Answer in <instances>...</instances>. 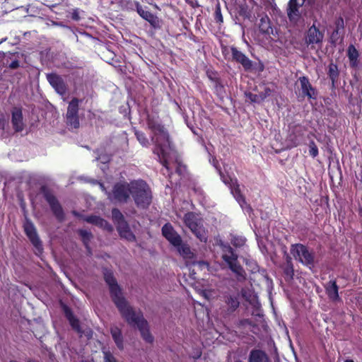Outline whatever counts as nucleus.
Wrapping results in <instances>:
<instances>
[{
    "label": "nucleus",
    "instance_id": "f257e3e1",
    "mask_svg": "<svg viewBox=\"0 0 362 362\" xmlns=\"http://www.w3.org/2000/svg\"><path fill=\"white\" fill-rule=\"evenodd\" d=\"M104 278L109 286L110 291L113 301L120 311L122 316L127 322L132 326H136L139 329L143 339L148 343L153 341V337L151 334L146 320H144L141 313H136L129 306L127 301L122 296L121 290L117 285L112 273L106 271L104 273Z\"/></svg>",
    "mask_w": 362,
    "mask_h": 362
},
{
    "label": "nucleus",
    "instance_id": "f03ea898",
    "mask_svg": "<svg viewBox=\"0 0 362 362\" xmlns=\"http://www.w3.org/2000/svg\"><path fill=\"white\" fill-rule=\"evenodd\" d=\"M148 128L151 131V140L155 144L153 153L157 155L159 162L163 165L170 175V159L173 153L169 136L165 128L159 123L148 121Z\"/></svg>",
    "mask_w": 362,
    "mask_h": 362
},
{
    "label": "nucleus",
    "instance_id": "7ed1b4c3",
    "mask_svg": "<svg viewBox=\"0 0 362 362\" xmlns=\"http://www.w3.org/2000/svg\"><path fill=\"white\" fill-rule=\"evenodd\" d=\"M221 258L228 268L234 274L238 281L246 280L247 274L238 262V256L230 245H223L222 247Z\"/></svg>",
    "mask_w": 362,
    "mask_h": 362
},
{
    "label": "nucleus",
    "instance_id": "20e7f679",
    "mask_svg": "<svg viewBox=\"0 0 362 362\" xmlns=\"http://www.w3.org/2000/svg\"><path fill=\"white\" fill-rule=\"evenodd\" d=\"M131 195L139 208L146 209L151 203V191L148 185L143 180L132 181Z\"/></svg>",
    "mask_w": 362,
    "mask_h": 362
},
{
    "label": "nucleus",
    "instance_id": "39448f33",
    "mask_svg": "<svg viewBox=\"0 0 362 362\" xmlns=\"http://www.w3.org/2000/svg\"><path fill=\"white\" fill-rule=\"evenodd\" d=\"M102 191L107 195L108 199L115 203H126L129 199L132 194V182L129 183L123 182L116 183L112 192H107L104 185L100 183Z\"/></svg>",
    "mask_w": 362,
    "mask_h": 362
},
{
    "label": "nucleus",
    "instance_id": "423d86ee",
    "mask_svg": "<svg viewBox=\"0 0 362 362\" xmlns=\"http://www.w3.org/2000/svg\"><path fill=\"white\" fill-rule=\"evenodd\" d=\"M221 178L222 181L228 185L230 192L233 194L234 198L240 204L242 209L245 212L248 213L250 215L252 211V208L246 203L245 198L240 193V187L238 184V180L236 179H233L229 176H226L222 173H220Z\"/></svg>",
    "mask_w": 362,
    "mask_h": 362
},
{
    "label": "nucleus",
    "instance_id": "0eeeda50",
    "mask_svg": "<svg viewBox=\"0 0 362 362\" xmlns=\"http://www.w3.org/2000/svg\"><path fill=\"white\" fill-rule=\"evenodd\" d=\"M291 253L296 260L311 268L314 265V255L303 244H294L291 247Z\"/></svg>",
    "mask_w": 362,
    "mask_h": 362
},
{
    "label": "nucleus",
    "instance_id": "6e6552de",
    "mask_svg": "<svg viewBox=\"0 0 362 362\" xmlns=\"http://www.w3.org/2000/svg\"><path fill=\"white\" fill-rule=\"evenodd\" d=\"M185 223L192 230V232L201 240L206 242V235L204 228L193 213H187L184 217Z\"/></svg>",
    "mask_w": 362,
    "mask_h": 362
},
{
    "label": "nucleus",
    "instance_id": "1a4fd4ad",
    "mask_svg": "<svg viewBox=\"0 0 362 362\" xmlns=\"http://www.w3.org/2000/svg\"><path fill=\"white\" fill-rule=\"evenodd\" d=\"M23 228L26 235L32 243L33 245L39 252H42V243L38 237L34 224L32 223L30 220H29L28 218H25V221L23 224Z\"/></svg>",
    "mask_w": 362,
    "mask_h": 362
},
{
    "label": "nucleus",
    "instance_id": "9d476101",
    "mask_svg": "<svg viewBox=\"0 0 362 362\" xmlns=\"http://www.w3.org/2000/svg\"><path fill=\"white\" fill-rule=\"evenodd\" d=\"M162 233L163 236L175 247H178L182 243L180 235L174 230L170 223L165 224L162 228Z\"/></svg>",
    "mask_w": 362,
    "mask_h": 362
},
{
    "label": "nucleus",
    "instance_id": "9b49d317",
    "mask_svg": "<svg viewBox=\"0 0 362 362\" xmlns=\"http://www.w3.org/2000/svg\"><path fill=\"white\" fill-rule=\"evenodd\" d=\"M45 198L48 202L53 214L57 217V218L59 221H62L64 218V212L60 204L57 200L55 197L49 192H47L45 193Z\"/></svg>",
    "mask_w": 362,
    "mask_h": 362
},
{
    "label": "nucleus",
    "instance_id": "f8f14e48",
    "mask_svg": "<svg viewBox=\"0 0 362 362\" xmlns=\"http://www.w3.org/2000/svg\"><path fill=\"white\" fill-rule=\"evenodd\" d=\"M305 0H290L287 8V15L290 21H297L300 16L299 8L304 4Z\"/></svg>",
    "mask_w": 362,
    "mask_h": 362
},
{
    "label": "nucleus",
    "instance_id": "ddd939ff",
    "mask_svg": "<svg viewBox=\"0 0 362 362\" xmlns=\"http://www.w3.org/2000/svg\"><path fill=\"white\" fill-rule=\"evenodd\" d=\"M47 79L50 85L55 89V90L60 95L65 93L66 88L62 78L56 74H48Z\"/></svg>",
    "mask_w": 362,
    "mask_h": 362
},
{
    "label": "nucleus",
    "instance_id": "4468645a",
    "mask_svg": "<svg viewBox=\"0 0 362 362\" xmlns=\"http://www.w3.org/2000/svg\"><path fill=\"white\" fill-rule=\"evenodd\" d=\"M231 53L233 59L240 63L245 69H250L252 66V61L242 52L239 51L236 47H231Z\"/></svg>",
    "mask_w": 362,
    "mask_h": 362
},
{
    "label": "nucleus",
    "instance_id": "2eb2a0df",
    "mask_svg": "<svg viewBox=\"0 0 362 362\" xmlns=\"http://www.w3.org/2000/svg\"><path fill=\"white\" fill-rule=\"evenodd\" d=\"M324 35L315 25H312L308 30L306 42L308 44H317L322 42Z\"/></svg>",
    "mask_w": 362,
    "mask_h": 362
},
{
    "label": "nucleus",
    "instance_id": "dca6fc26",
    "mask_svg": "<svg viewBox=\"0 0 362 362\" xmlns=\"http://www.w3.org/2000/svg\"><path fill=\"white\" fill-rule=\"evenodd\" d=\"M83 220L88 223L94 224L103 228L107 231L112 230V226L105 220L97 216H88L83 218Z\"/></svg>",
    "mask_w": 362,
    "mask_h": 362
},
{
    "label": "nucleus",
    "instance_id": "f3484780",
    "mask_svg": "<svg viewBox=\"0 0 362 362\" xmlns=\"http://www.w3.org/2000/svg\"><path fill=\"white\" fill-rule=\"evenodd\" d=\"M248 362H271L269 357L262 350L253 349L250 351Z\"/></svg>",
    "mask_w": 362,
    "mask_h": 362
},
{
    "label": "nucleus",
    "instance_id": "a211bd4d",
    "mask_svg": "<svg viewBox=\"0 0 362 362\" xmlns=\"http://www.w3.org/2000/svg\"><path fill=\"white\" fill-rule=\"evenodd\" d=\"M11 122L16 132H21L23 130V115L20 109L16 107L13 110Z\"/></svg>",
    "mask_w": 362,
    "mask_h": 362
},
{
    "label": "nucleus",
    "instance_id": "6ab92c4d",
    "mask_svg": "<svg viewBox=\"0 0 362 362\" xmlns=\"http://www.w3.org/2000/svg\"><path fill=\"white\" fill-rule=\"evenodd\" d=\"M299 81L300 83L303 93L310 98H314L315 90L312 87L308 77L301 76L299 78Z\"/></svg>",
    "mask_w": 362,
    "mask_h": 362
},
{
    "label": "nucleus",
    "instance_id": "aec40b11",
    "mask_svg": "<svg viewBox=\"0 0 362 362\" xmlns=\"http://www.w3.org/2000/svg\"><path fill=\"white\" fill-rule=\"evenodd\" d=\"M119 235L127 240H134L135 236L131 231L127 222H122L117 226Z\"/></svg>",
    "mask_w": 362,
    "mask_h": 362
},
{
    "label": "nucleus",
    "instance_id": "412c9836",
    "mask_svg": "<svg viewBox=\"0 0 362 362\" xmlns=\"http://www.w3.org/2000/svg\"><path fill=\"white\" fill-rule=\"evenodd\" d=\"M259 28L262 33L268 35L273 33V29L271 26L269 18L267 15L264 14L261 16L259 19Z\"/></svg>",
    "mask_w": 362,
    "mask_h": 362
},
{
    "label": "nucleus",
    "instance_id": "4be33fe9",
    "mask_svg": "<svg viewBox=\"0 0 362 362\" xmlns=\"http://www.w3.org/2000/svg\"><path fill=\"white\" fill-rule=\"evenodd\" d=\"M326 292L331 300L336 301L339 299L338 286L335 281H329L326 286Z\"/></svg>",
    "mask_w": 362,
    "mask_h": 362
},
{
    "label": "nucleus",
    "instance_id": "5701e85b",
    "mask_svg": "<svg viewBox=\"0 0 362 362\" xmlns=\"http://www.w3.org/2000/svg\"><path fill=\"white\" fill-rule=\"evenodd\" d=\"M359 54L358 50L356 49L354 45H350L347 49V57L349 59L350 66L352 67H356L358 66Z\"/></svg>",
    "mask_w": 362,
    "mask_h": 362
},
{
    "label": "nucleus",
    "instance_id": "b1692460",
    "mask_svg": "<svg viewBox=\"0 0 362 362\" xmlns=\"http://www.w3.org/2000/svg\"><path fill=\"white\" fill-rule=\"evenodd\" d=\"M110 332L117 346L119 349H122L124 347L123 337L120 329L116 326L112 327L110 329Z\"/></svg>",
    "mask_w": 362,
    "mask_h": 362
},
{
    "label": "nucleus",
    "instance_id": "393cba45",
    "mask_svg": "<svg viewBox=\"0 0 362 362\" xmlns=\"http://www.w3.org/2000/svg\"><path fill=\"white\" fill-rule=\"evenodd\" d=\"M181 256L185 259L192 260L194 259V254L191 251L190 247L186 244L180 243V245L176 247Z\"/></svg>",
    "mask_w": 362,
    "mask_h": 362
},
{
    "label": "nucleus",
    "instance_id": "a878e982",
    "mask_svg": "<svg viewBox=\"0 0 362 362\" xmlns=\"http://www.w3.org/2000/svg\"><path fill=\"white\" fill-rule=\"evenodd\" d=\"M226 303L230 311H234L239 306V300L237 296L230 295L226 297Z\"/></svg>",
    "mask_w": 362,
    "mask_h": 362
},
{
    "label": "nucleus",
    "instance_id": "bb28decb",
    "mask_svg": "<svg viewBox=\"0 0 362 362\" xmlns=\"http://www.w3.org/2000/svg\"><path fill=\"white\" fill-rule=\"evenodd\" d=\"M65 313H66V316L68 320L69 321V323L71 325V327L74 329H76L78 332L81 333V331L80 329L78 320L73 315V314L69 309L66 308Z\"/></svg>",
    "mask_w": 362,
    "mask_h": 362
},
{
    "label": "nucleus",
    "instance_id": "cd10ccee",
    "mask_svg": "<svg viewBox=\"0 0 362 362\" xmlns=\"http://www.w3.org/2000/svg\"><path fill=\"white\" fill-rule=\"evenodd\" d=\"M79 100L74 98L69 103L66 115H78Z\"/></svg>",
    "mask_w": 362,
    "mask_h": 362
},
{
    "label": "nucleus",
    "instance_id": "c85d7f7f",
    "mask_svg": "<svg viewBox=\"0 0 362 362\" xmlns=\"http://www.w3.org/2000/svg\"><path fill=\"white\" fill-rule=\"evenodd\" d=\"M243 262H245L247 270L251 273L255 274L259 271V266L253 259L250 257H245L243 258Z\"/></svg>",
    "mask_w": 362,
    "mask_h": 362
},
{
    "label": "nucleus",
    "instance_id": "c756f323",
    "mask_svg": "<svg viewBox=\"0 0 362 362\" xmlns=\"http://www.w3.org/2000/svg\"><path fill=\"white\" fill-rule=\"evenodd\" d=\"M328 75L334 84L339 76V69L337 64L331 63L329 65Z\"/></svg>",
    "mask_w": 362,
    "mask_h": 362
},
{
    "label": "nucleus",
    "instance_id": "7c9ffc66",
    "mask_svg": "<svg viewBox=\"0 0 362 362\" xmlns=\"http://www.w3.org/2000/svg\"><path fill=\"white\" fill-rule=\"evenodd\" d=\"M214 91L216 94L221 98H223L226 95V90L224 86L218 81L214 80Z\"/></svg>",
    "mask_w": 362,
    "mask_h": 362
},
{
    "label": "nucleus",
    "instance_id": "2f4dec72",
    "mask_svg": "<svg viewBox=\"0 0 362 362\" xmlns=\"http://www.w3.org/2000/svg\"><path fill=\"white\" fill-rule=\"evenodd\" d=\"M134 3L136 5V11L141 18L146 21H147L149 18H152L153 13L148 11L144 10L138 1H135Z\"/></svg>",
    "mask_w": 362,
    "mask_h": 362
},
{
    "label": "nucleus",
    "instance_id": "473e14b6",
    "mask_svg": "<svg viewBox=\"0 0 362 362\" xmlns=\"http://www.w3.org/2000/svg\"><path fill=\"white\" fill-rule=\"evenodd\" d=\"M112 216L114 222L117 224V226L122 222H126L124 218V216L117 209H114L112 211Z\"/></svg>",
    "mask_w": 362,
    "mask_h": 362
},
{
    "label": "nucleus",
    "instance_id": "72a5a7b5",
    "mask_svg": "<svg viewBox=\"0 0 362 362\" xmlns=\"http://www.w3.org/2000/svg\"><path fill=\"white\" fill-rule=\"evenodd\" d=\"M66 122L72 128L77 129L79 127L78 115H66Z\"/></svg>",
    "mask_w": 362,
    "mask_h": 362
},
{
    "label": "nucleus",
    "instance_id": "f704fd0d",
    "mask_svg": "<svg viewBox=\"0 0 362 362\" xmlns=\"http://www.w3.org/2000/svg\"><path fill=\"white\" fill-rule=\"evenodd\" d=\"M246 239L243 236L235 235L231 239V244L235 247H241L245 245Z\"/></svg>",
    "mask_w": 362,
    "mask_h": 362
},
{
    "label": "nucleus",
    "instance_id": "c9c22d12",
    "mask_svg": "<svg viewBox=\"0 0 362 362\" xmlns=\"http://www.w3.org/2000/svg\"><path fill=\"white\" fill-rule=\"evenodd\" d=\"M8 129V124L4 118H0V136L6 137Z\"/></svg>",
    "mask_w": 362,
    "mask_h": 362
},
{
    "label": "nucleus",
    "instance_id": "e433bc0d",
    "mask_svg": "<svg viewBox=\"0 0 362 362\" xmlns=\"http://www.w3.org/2000/svg\"><path fill=\"white\" fill-rule=\"evenodd\" d=\"M245 97L250 100L251 103H260L262 102V98L259 97L258 94H254L250 92L245 93Z\"/></svg>",
    "mask_w": 362,
    "mask_h": 362
},
{
    "label": "nucleus",
    "instance_id": "4c0bfd02",
    "mask_svg": "<svg viewBox=\"0 0 362 362\" xmlns=\"http://www.w3.org/2000/svg\"><path fill=\"white\" fill-rule=\"evenodd\" d=\"M214 19L216 23L221 24L223 22V18L221 11L220 4L218 3L216 5L215 12H214Z\"/></svg>",
    "mask_w": 362,
    "mask_h": 362
},
{
    "label": "nucleus",
    "instance_id": "58836bf2",
    "mask_svg": "<svg viewBox=\"0 0 362 362\" xmlns=\"http://www.w3.org/2000/svg\"><path fill=\"white\" fill-rule=\"evenodd\" d=\"M135 135L136 136L137 140L143 146H148V141L144 133L139 131H135Z\"/></svg>",
    "mask_w": 362,
    "mask_h": 362
},
{
    "label": "nucleus",
    "instance_id": "ea45409f",
    "mask_svg": "<svg viewBox=\"0 0 362 362\" xmlns=\"http://www.w3.org/2000/svg\"><path fill=\"white\" fill-rule=\"evenodd\" d=\"M79 234L81 236L84 244L88 247V242L91 238V233L86 230H80Z\"/></svg>",
    "mask_w": 362,
    "mask_h": 362
},
{
    "label": "nucleus",
    "instance_id": "a19ab883",
    "mask_svg": "<svg viewBox=\"0 0 362 362\" xmlns=\"http://www.w3.org/2000/svg\"><path fill=\"white\" fill-rule=\"evenodd\" d=\"M309 153L313 158H315L318 155V148L313 141L309 144Z\"/></svg>",
    "mask_w": 362,
    "mask_h": 362
},
{
    "label": "nucleus",
    "instance_id": "79ce46f5",
    "mask_svg": "<svg viewBox=\"0 0 362 362\" xmlns=\"http://www.w3.org/2000/svg\"><path fill=\"white\" fill-rule=\"evenodd\" d=\"M103 353L104 354V361L105 362H116V360L113 355L107 351L106 349H103Z\"/></svg>",
    "mask_w": 362,
    "mask_h": 362
},
{
    "label": "nucleus",
    "instance_id": "37998d69",
    "mask_svg": "<svg viewBox=\"0 0 362 362\" xmlns=\"http://www.w3.org/2000/svg\"><path fill=\"white\" fill-rule=\"evenodd\" d=\"M271 94V90L269 88H265L264 91L261 92L258 95L259 97L262 98V101L264 100L265 98H267L268 96H269Z\"/></svg>",
    "mask_w": 362,
    "mask_h": 362
},
{
    "label": "nucleus",
    "instance_id": "c03bdc74",
    "mask_svg": "<svg viewBox=\"0 0 362 362\" xmlns=\"http://www.w3.org/2000/svg\"><path fill=\"white\" fill-rule=\"evenodd\" d=\"M148 22L150 23V24L154 27V28H156L158 26V19L156 16H155L153 14L152 15V18H149L148 20H147Z\"/></svg>",
    "mask_w": 362,
    "mask_h": 362
},
{
    "label": "nucleus",
    "instance_id": "a18cd8bd",
    "mask_svg": "<svg viewBox=\"0 0 362 362\" xmlns=\"http://www.w3.org/2000/svg\"><path fill=\"white\" fill-rule=\"evenodd\" d=\"M193 264H198L199 267L201 268V269H204V268H206L207 270H209V264L208 262H204V261H199V262H192Z\"/></svg>",
    "mask_w": 362,
    "mask_h": 362
},
{
    "label": "nucleus",
    "instance_id": "49530a36",
    "mask_svg": "<svg viewBox=\"0 0 362 362\" xmlns=\"http://www.w3.org/2000/svg\"><path fill=\"white\" fill-rule=\"evenodd\" d=\"M257 243H258V246H259L262 253L266 254L267 252V250L265 245L263 244V243L262 241H260L258 238H257Z\"/></svg>",
    "mask_w": 362,
    "mask_h": 362
},
{
    "label": "nucleus",
    "instance_id": "de8ad7c7",
    "mask_svg": "<svg viewBox=\"0 0 362 362\" xmlns=\"http://www.w3.org/2000/svg\"><path fill=\"white\" fill-rule=\"evenodd\" d=\"M285 273L286 274V275L289 276L290 277H292V276L293 274V267L291 266V267H288L285 269Z\"/></svg>",
    "mask_w": 362,
    "mask_h": 362
},
{
    "label": "nucleus",
    "instance_id": "09e8293b",
    "mask_svg": "<svg viewBox=\"0 0 362 362\" xmlns=\"http://www.w3.org/2000/svg\"><path fill=\"white\" fill-rule=\"evenodd\" d=\"M200 294L204 297L207 300H209V292L206 290H202L200 291Z\"/></svg>",
    "mask_w": 362,
    "mask_h": 362
},
{
    "label": "nucleus",
    "instance_id": "8fccbe9b",
    "mask_svg": "<svg viewBox=\"0 0 362 362\" xmlns=\"http://www.w3.org/2000/svg\"><path fill=\"white\" fill-rule=\"evenodd\" d=\"M343 26H344V21H343L342 18H340L337 21V27L338 28H339V27L343 28Z\"/></svg>",
    "mask_w": 362,
    "mask_h": 362
},
{
    "label": "nucleus",
    "instance_id": "3c124183",
    "mask_svg": "<svg viewBox=\"0 0 362 362\" xmlns=\"http://www.w3.org/2000/svg\"><path fill=\"white\" fill-rule=\"evenodd\" d=\"M185 168V166H181L180 164H178V166L177 167L176 171L180 174L182 173V168Z\"/></svg>",
    "mask_w": 362,
    "mask_h": 362
},
{
    "label": "nucleus",
    "instance_id": "603ef678",
    "mask_svg": "<svg viewBox=\"0 0 362 362\" xmlns=\"http://www.w3.org/2000/svg\"><path fill=\"white\" fill-rule=\"evenodd\" d=\"M98 160H101V161L103 163H106L109 160V158L107 157H105V158H101V157H99L97 158Z\"/></svg>",
    "mask_w": 362,
    "mask_h": 362
},
{
    "label": "nucleus",
    "instance_id": "864d4df0",
    "mask_svg": "<svg viewBox=\"0 0 362 362\" xmlns=\"http://www.w3.org/2000/svg\"><path fill=\"white\" fill-rule=\"evenodd\" d=\"M17 64H18L17 62H13V63L11 64V67H13V68H15V67H16Z\"/></svg>",
    "mask_w": 362,
    "mask_h": 362
},
{
    "label": "nucleus",
    "instance_id": "5fc2aeb1",
    "mask_svg": "<svg viewBox=\"0 0 362 362\" xmlns=\"http://www.w3.org/2000/svg\"><path fill=\"white\" fill-rule=\"evenodd\" d=\"M27 362H38V361H37L35 360L29 359V360H28Z\"/></svg>",
    "mask_w": 362,
    "mask_h": 362
},
{
    "label": "nucleus",
    "instance_id": "6e6d98bb",
    "mask_svg": "<svg viewBox=\"0 0 362 362\" xmlns=\"http://www.w3.org/2000/svg\"><path fill=\"white\" fill-rule=\"evenodd\" d=\"M344 362H354L353 360H346Z\"/></svg>",
    "mask_w": 362,
    "mask_h": 362
},
{
    "label": "nucleus",
    "instance_id": "4d7b16f0",
    "mask_svg": "<svg viewBox=\"0 0 362 362\" xmlns=\"http://www.w3.org/2000/svg\"><path fill=\"white\" fill-rule=\"evenodd\" d=\"M81 362H91L90 361H82Z\"/></svg>",
    "mask_w": 362,
    "mask_h": 362
},
{
    "label": "nucleus",
    "instance_id": "13d9d810",
    "mask_svg": "<svg viewBox=\"0 0 362 362\" xmlns=\"http://www.w3.org/2000/svg\"><path fill=\"white\" fill-rule=\"evenodd\" d=\"M10 362H18V361H15V360H12V361H11Z\"/></svg>",
    "mask_w": 362,
    "mask_h": 362
},
{
    "label": "nucleus",
    "instance_id": "bf43d9fd",
    "mask_svg": "<svg viewBox=\"0 0 362 362\" xmlns=\"http://www.w3.org/2000/svg\"><path fill=\"white\" fill-rule=\"evenodd\" d=\"M336 34H338V29L335 30Z\"/></svg>",
    "mask_w": 362,
    "mask_h": 362
},
{
    "label": "nucleus",
    "instance_id": "052dcab7",
    "mask_svg": "<svg viewBox=\"0 0 362 362\" xmlns=\"http://www.w3.org/2000/svg\"><path fill=\"white\" fill-rule=\"evenodd\" d=\"M235 362H243V361H235Z\"/></svg>",
    "mask_w": 362,
    "mask_h": 362
},
{
    "label": "nucleus",
    "instance_id": "680f3d73",
    "mask_svg": "<svg viewBox=\"0 0 362 362\" xmlns=\"http://www.w3.org/2000/svg\"><path fill=\"white\" fill-rule=\"evenodd\" d=\"M361 182H362V175H361Z\"/></svg>",
    "mask_w": 362,
    "mask_h": 362
}]
</instances>
